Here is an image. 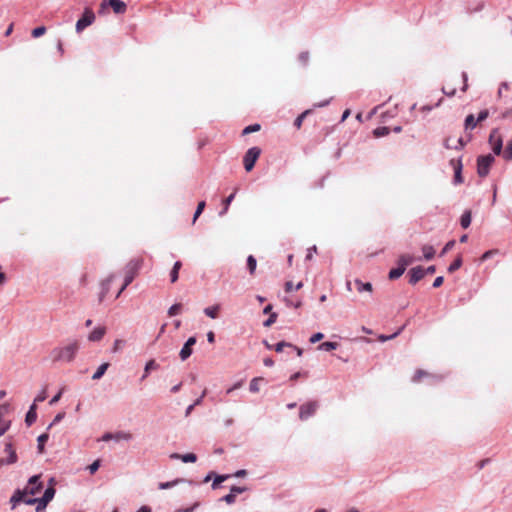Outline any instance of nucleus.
Masks as SVG:
<instances>
[{
  "label": "nucleus",
  "mask_w": 512,
  "mask_h": 512,
  "mask_svg": "<svg viewBox=\"0 0 512 512\" xmlns=\"http://www.w3.org/2000/svg\"><path fill=\"white\" fill-rule=\"evenodd\" d=\"M219 311H220L219 304L213 305V306H210V307H207L204 309L205 315H207L208 317H210L212 319H216L218 317Z\"/></svg>",
  "instance_id": "nucleus-21"
},
{
  "label": "nucleus",
  "mask_w": 512,
  "mask_h": 512,
  "mask_svg": "<svg viewBox=\"0 0 512 512\" xmlns=\"http://www.w3.org/2000/svg\"><path fill=\"white\" fill-rule=\"evenodd\" d=\"M404 272H405V269L402 268L400 265H398L397 268H393V269L390 270V272H389V279L390 280L398 279L400 276L403 275Z\"/></svg>",
  "instance_id": "nucleus-26"
},
{
  "label": "nucleus",
  "mask_w": 512,
  "mask_h": 512,
  "mask_svg": "<svg viewBox=\"0 0 512 512\" xmlns=\"http://www.w3.org/2000/svg\"><path fill=\"white\" fill-rule=\"evenodd\" d=\"M277 314L271 313L269 318L264 322V326L269 327L276 322Z\"/></svg>",
  "instance_id": "nucleus-45"
},
{
  "label": "nucleus",
  "mask_w": 512,
  "mask_h": 512,
  "mask_svg": "<svg viewBox=\"0 0 512 512\" xmlns=\"http://www.w3.org/2000/svg\"><path fill=\"white\" fill-rule=\"evenodd\" d=\"M181 308H182V305L180 303L172 305L168 310L169 316L172 317V316L179 314L181 311Z\"/></svg>",
  "instance_id": "nucleus-39"
},
{
  "label": "nucleus",
  "mask_w": 512,
  "mask_h": 512,
  "mask_svg": "<svg viewBox=\"0 0 512 512\" xmlns=\"http://www.w3.org/2000/svg\"><path fill=\"white\" fill-rule=\"evenodd\" d=\"M229 478V475H219V476H216V478L214 479L213 483H212V488L213 489H217L219 487V485L225 481L226 479Z\"/></svg>",
  "instance_id": "nucleus-38"
},
{
  "label": "nucleus",
  "mask_w": 512,
  "mask_h": 512,
  "mask_svg": "<svg viewBox=\"0 0 512 512\" xmlns=\"http://www.w3.org/2000/svg\"><path fill=\"white\" fill-rule=\"evenodd\" d=\"M422 252L426 260H431L435 255V249L431 245H424L422 247Z\"/></svg>",
  "instance_id": "nucleus-23"
},
{
  "label": "nucleus",
  "mask_w": 512,
  "mask_h": 512,
  "mask_svg": "<svg viewBox=\"0 0 512 512\" xmlns=\"http://www.w3.org/2000/svg\"><path fill=\"white\" fill-rule=\"evenodd\" d=\"M461 171H462L461 162H457V164L454 166V172H455L454 183L455 184H460V183L463 182V179H462V176H461Z\"/></svg>",
  "instance_id": "nucleus-27"
},
{
  "label": "nucleus",
  "mask_w": 512,
  "mask_h": 512,
  "mask_svg": "<svg viewBox=\"0 0 512 512\" xmlns=\"http://www.w3.org/2000/svg\"><path fill=\"white\" fill-rule=\"evenodd\" d=\"M263 381V378L256 377L253 378L250 382L249 389L251 392L256 393L259 391V382Z\"/></svg>",
  "instance_id": "nucleus-36"
},
{
  "label": "nucleus",
  "mask_w": 512,
  "mask_h": 512,
  "mask_svg": "<svg viewBox=\"0 0 512 512\" xmlns=\"http://www.w3.org/2000/svg\"><path fill=\"white\" fill-rule=\"evenodd\" d=\"M205 202L204 201H200L197 205V209L195 211V214H194V217H193V223L197 220V218L201 215V213L203 212L204 208H205Z\"/></svg>",
  "instance_id": "nucleus-41"
},
{
  "label": "nucleus",
  "mask_w": 512,
  "mask_h": 512,
  "mask_svg": "<svg viewBox=\"0 0 512 512\" xmlns=\"http://www.w3.org/2000/svg\"><path fill=\"white\" fill-rule=\"evenodd\" d=\"M308 113H309V111H308V110H307V111H305V112H303V113H302V114H301V115L296 119V121H295V125H296V126H298V127H300V125H301V123H302L303 118H304Z\"/></svg>",
  "instance_id": "nucleus-60"
},
{
  "label": "nucleus",
  "mask_w": 512,
  "mask_h": 512,
  "mask_svg": "<svg viewBox=\"0 0 512 512\" xmlns=\"http://www.w3.org/2000/svg\"><path fill=\"white\" fill-rule=\"evenodd\" d=\"M464 146L462 137L449 136L445 139V147L447 149H460Z\"/></svg>",
  "instance_id": "nucleus-12"
},
{
  "label": "nucleus",
  "mask_w": 512,
  "mask_h": 512,
  "mask_svg": "<svg viewBox=\"0 0 512 512\" xmlns=\"http://www.w3.org/2000/svg\"><path fill=\"white\" fill-rule=\"evenodd\" d=\"M462 266V258L461 256H458L448 267L449 273H454L456 270H458Z\"/></svg>",
  "instance_id": "nucleus-33"
},
{
  "label": "nucleus",
  "mask_w": 512,
  "mask_h": 512,
  "mask_svg": "<svg viewBox=\"0 0 512 512\" xmlns=\"http://www.w3.org/2000/svg\"><path fill=\"white\" fill-rule=\"evenodd\" d=\"M410 284H416L418 281H420L425 276V269H423L421 266L414 267L410 270Z\"/></svg>",
  "instance_id": "nucleus-13"
},
{
  "label": "nucleus",
  "mask_w": 512,
  "mask_h": 512,
  "mask_svg": "<svg viewBox=\"0 0 512 512\" xmlns=\"http://www.w3.org/2000/svg\"><path fill=\"white\" fill-rule=\"evenodd\" d=\"M426 376H428V373H427L426 371H424V370L419 369V370H417V371L415 372V374H414V376H413L412 380H413L414 382H419V381H421V379H422L423 377H426Z\"/></svg>",
  "instance_id": "nucleus-42"
},
{
  "label": "nucleus",
  "mask_w": 512,
  "mask_h": 512,
  "mask_svg": "<svg viewBox=\"0 0 512 512\" xmlns=\"http://www.w3.org/2000/svg\"><path fill=\"white\" fill-rule=\"evenodd\" d=\"M183 481H184L183 479H176V480L169 481V482H161V483H159L158 488L161 489V490L169 489V488H172V487L176 486L178 483H181Z\"/></svg>",
  "instance_id": "nucleus-31"
},
{
  "label": "nucleus",
  "mask_w": 512,
  "mask_h": 512,
  "mask_svg": "<svg viewBox=\"0 0 512 512\" xmlns=\"http://www.w3.org/2000/svg\"><path fill=\"white\" fill-rule=\"evenodd\" d=\"M196 343V338L195 337H190L186 343L184 344L183 348L181 349L180 353H179V356L181 358L182 361H185L186 359H188L191 354H192V346L195 345Z\"/></svg>",
  "instance_id": "nucleus-11"
},
{
  "label": "nucleus",
  "mask_w": 512,
  "mask_h": 512,
  "mask_svg": "<svg viewBox=\"0 0 512 512\" xmlns=\"http://www.w3.org/2000/svg\"><path fill=\"white\" fill-rule=\"evenodd\" d=\"M63 390H64V389L62 388V389H61V390H60V391H59V392H58V393H57V394H56V395H55V396L50 400V402H49V404H50V405H54V404H56V403L60 400V398H61V396H62V393H63Z\"/></svg>",
  "instance_id": "nucleus-54"
},
{
  "label": "nucleus",
  "mask_w": 512,
  "mask_h": 512,
  "mask_svg": "<svg viewBox=\"0 0 512 512\" xmlns=\"http://www.w3.org/2000/svg\"><path fill=\"white\" fill-rule=\"evenodd\" d=\"M158 367L159 365L156 363L155 360H149L145 365L144 374L141 379L144 380L148 376L149 372H151V370H156L158 369Z\"/></svg>",
  "instance_id": "nucleus-22"
},
{
  "label": "nucleus",
  "mask_w": 512,
  "mask_h": 512,
  "mask_svg": "<svg viewBox=\"0 0 512 512\" xmlns=\"http://www.w3.org/2000/svg\"><path fill=\"white\" fill-rule=\"evenodd\" d=\"M298 60L303 64L306 65L309 61V53L308 52H302L298 56Z\"/></svg>",
  "instance_id": "nucleus-46"
},
{
  "label": "nucleus",
  "mask_w": 512,
  "mask_h": 512,
  "mask_svg": "<svg viewBox=\"0 0 512 512\" xmlns=\"http://www.w3.org/2000/svg\"><path fill=\"white\" fill-rule=\"evenodd\" d=\"M130 439H132V434L129 433V432H124V431H119V432H116V433H105L102 436V440L103 441H109V440H116V441L125 440V441H129Z\"/></svg>",
  "instance_id": "nucleus-10"
},
{
  "label": "nucleus",
  "mask_w": 512,
  "mask_h": 512,
  "mask_svg": "<svg viewBox=\"0 0 512 512\" xmlns=\"http://www.w3.org/2000/svg\"><path fill=\"white\" fill-rule=\"evenodd\" d=\"M454 245H455L454 240L447 242L446 245L444 246L443 250L441 251V256L446 254L449 250H451L454 247Z\"/></svg>",
  "instance_id": "nucleus-48"
},
{
  "label": "nucleus",
  "mask_w": 512,
  "mask_h": 512,
  "mask_svg": "<svg viewBox=\"0 0 512 512\" xmlns=\"http://www.w3.org/2000/svg\"><path fill=\"white\" fill-rule=\"evenodd\" d=\"M36 418H37V413H36V404L33 403L27 414H26V418H25V422L27 423V425H32L35 421H36Z\"/></svg>",
  "instance_id": "nucleus-16"
},
{
  "label": "nucleus",
  "mask_w": 512,
  "mask_h": 512,
  "mask_svg": "<svg viewBox=\"0 0 512 512\" xmlns=\"http://www.w3.org/2000/svg\"><path fill=\"white\" fill-rule=\"evenodd\" d=\"M49 439V435L47 433H43L41 434L37 441H38V451L39 453H43L44 452V445L45 443L48 441Z\"/></svg>",
  "instance_id": "nucleus-30"
},
{
  "label": "nucleus",
  "mask_w": 512,
  "mask_h": 512,
  "mask_svg": "<svg viewBox=\"0 0 512 512\" xmlns=\"http://www.w3.org/2000/svg\"><path fill=\"white\" fill-rule=\"evenodd\" d=\"M105 334L106 328L104 326H98L88 335V340L91 342H98L104 337Z\"/></svg>",
  "instance_id": "nucleus-14"
},
{
  "label": "nucleus",
  "mask_w": 512,
  "mask_h": 512,
  "mask_svg": "<svg viewBox=\"0 0 512 512\" xmlns=\"http://www.w3.org/2000/svg\"><path fill=\"white\" fill-rule=\"evenodd\" d=\"M244 491H246V488H245V487H238V486H233V487L231 488V490H230V492H231L232 494H234L235 496H236L237 494H241V493H243Z\"/></svg>",
  "instance_id": "nucleus-52"
},
{
  "label": "nucleus",
  "mask_w": 512,
  "mask_h": 512,
  "mask_svg": "<svg viewBox=\"0 0 512 512\" xmlns=\"http://www.w3.org/2000/svg\"><path fill=\"white\" fill-rule=\"evenodd\" d=\"M337 347H338L337 342H324L319 345L318 349L324 350V351H331V350H335Z\"/></svg>",
  "instance_id": "nucleus-35"
},
{
  "label": "nucleus",
  "mask_w": 512,
  "mask_h": 512,
  "mask_svg": "<svg viewBox=\"0 0 512 512\" xmlns=\"http://www.w3.org/2000/svg\"><path fill=\"white\" fill-rule=\"evenodd\" d=\"M47 395L45 391H42L39 395L34 399V403L43 402L46 399Z\"/></svg>",
  "instance_id": "nucleus-55"
},
{
  "label": "nucleus",
  "mask_w": 512,
  "mask_h": 512,
  "mask_svg": "<svg viewBox=\"0 0 512 512\" xmlns=\"http://www.w3.org/2000/svg\"><path fill=\"white\" fill-rule=\"evenodd\" d=\"M199 506V503L196 502L193 506L188 508L179 509L177 512H193L195 508Z\"/></svg>",
  "instance_id": "nucleus-59"
},
{
  "label": "nucleus",
  "mask_w": 512,
  "mask_h": 512,
  "mask_svg": "<svg viewBox=\"0 0 512 512\" xmlns=\"http://www.w3.org/2000/svg\"><path fill=\"white\" fill-rule=\"evenodd\" d=\"M259 129H260V125L259 124H253V125H250V126H247L246 128H244L243 134H249V133H252V132H256Z\"/></svg>",
  "instance_id": "nucleus-44"
},
{
  "label": "nucleus",
  "mask_w": 512,
  "mask_h": 512,
  "mask_svg": "<svg viewBox=\"0 0 512 512\" xmlns=\"http://www.w3.org/2000/svg\"><path fill=\"white\" fill-rule=\"evenodd\" d=\"M414 261H415V258L413 255L403 254L398 258L397 264L406 270L407 266L412 264Z\"/></svg>",
  "instance_id": "nucleus-15"
},
{
  "label": "nucleus",
  "mask_w": 512,
  "mask_h": 512,
  "mask_svg": "<svg viewBox=\"0 0 512 512\" xmlns=\"http://www.w3.org/2000/svg\"><path fill=\"white\" fill-rule=\"evenodd\" d=\"M257 262L254 256L249 255L247 258V267L251 275H254L256 270Z\"/></svg>",
  "instance_id": "nucleus-34"
},
{
  "label": "nucleus",
  "mask_w": 512,
  "mask_h": 512,
  "mask_svg": "<svg viewBox=\"0 0 512 512\" xmlns=\"http://www.w3.org/2000/svg\"><path fill=\"white\" fill-rule=\"evenodd\" d=\"M206 394H207V389L205 388V389L203 390V392H202L201 396H199V398L195 400L194 405L199 406V405L202 403V400H203V398L206 396Z\"/></svg>",
  "instance_id": "nucleus-61"
},
{
  "label": "nucleus",
  "mask_w": 512,
  "mask_h": 512,
  "mask_svg": "<svg viewBox=\"0 0 512 512\" xmlns=\"http://www.w3.org/2000/svg\"><path fill=\"white\" fill-rule=\"evenodd\" d=\"M46 32V28L44 26H39L37 28H34L31 32L32 37L38 38L44 35Z\"/></svg>",
  "instance_id": "nucleus-40"
},
{
  "label": "nucleus",
  "mask_w": 512,
  "mask_h": 512,
  "mask_svg": "<svg viewBox=\"0 0 512 512\" xmlns=\"http://www.w3.org/2000/svg\"><path fill=\"white\" fill-rule=\"evenodd\" d=\"M498 253V250L496 249H493V250H489V251H486L482 257H481V261H485L487 259H489L491 256L495 255Z\"/></svg>",
  "instance_id": "nucleus-49"
},
{
  "label": "nucleus",
  "mask_w": 512,
  "mask_h": 512,
  "mask_svg": "<svg viewBox=\"0 0 512 512\" xmlns=\"http://www.w3.org/2000/svg\"><path fill=\"white\" fill-rule=\"evenodd\" d=\"M318 409L317 401H310L300 406L299 418L304 421L315 414Z\"/></svg>",
  "instance_id": "nucleus-6"
},
{
  "label": "nucleus",
  "mask_w": 512,
  "mask_h": 512,
  "mask_svg": "<svg viewBox=\"0 0 512 512\" xmlns=\"http://www.w3.org/2000/svg\"><path fill=\"white\" fill-rule=\"evenodd\" d=\"M109 367V363H103L101 364L98 369L96 370V372L93 374L92 376V379L93 380H98L100 379L106 372V370L108 369Z\"/></svg>",
  "instance_id": "nucleus-24"
},
{
  "label": "nucleus",
  "mask_w": 512,
  "mask_h": 512,
  "mask_svg": "<svg viewBox=\"0 0 512 512\" xmlns=\"http://www.w3.org/2000/svg\"><path fill=\"white\" fill-rule=\"evenodd\" d=\"M9 421H5L0 417V436H2L9 428Z\"/></svg>",
  "instance_id": "nucleus-43"
},
{
  "label": "nucleus",
  "mask_w": 512,
  "mask_h": 512,
  "mask_svg": "<svg viewBox=\"0 0 512 512\" xmlns=\"http://www.w3.org/2000/svg\"><path fill=\"white\" fill-rule=\"evenodd\" d=\"M182 267V262L181 261H176L174 263V266L170 272V281L171 283H175L177 280H178V277H179V270L181 269Z\"/></svg>",
  "instance_id": "nucleus-19"
},
{
  "label": "nucleus",
  "mask_w": 512,
  "mask_h": 512,
  "mask_svg": "<svg viewBox=\"0 0 512 512\" xmlns=\"http://www.w3.org/2000/svg\"><path fill=\"white\" fill-rule=\"evenodd\" d=\"M398 334H399V332H396V333H394L393 335H390V336L380 335V336H379V340H380L381 342H385V341H387V340H390V339L395 338Z\"/></svg>",
  "instance_id": "nucleus-58"
},
{
  "label": "nucleus",
  "mask_w": 512,
  "mask_h": 512,
  "mask_svg": "<svg viewBox=\"0 0 512 512\" xmlns=\"http://www.w3.org/2000/svg\"><path fill=\"white\" fill-rule=\"evenodd\" d=\"M207 340H208V342H209V343H211V344L215 342V334H214V332H213V331H209V332L207 333Z\"/></svg>",
  "instance_id": "nucleus-62"
},
{
  "label": "nucleus",
  "mask_w": 512,
  "mask_h": 512,
  "mask_svg": "<svg viewBox=\"0 0 512 512\" xmlns=\"http://www.w3.org/2000/svg\"><path fill=\"white\" fill-rule=\"evenodd\" d=\"M142 265H143L142 258H135V259H132L129 261V263L126 265V268H125L124 284L120 288L116 297H119L120 294L126 289V287L134 280V278L137 276L139 270L141 269Z\"/></svg>",
  "instance_id": "nucleus-3"
},
{
  "label": "nucleus",
  "mask_w": 512,
  "mask_h": 512,
  "mask_svg": "<svg viewBox=\"0 0 512 512\" xmlns=\"http://www.w3.org/2000/svg\"><path fill=\"white\" fill-rule=\"evenodd\" d=\"M123 341L122 340H115L114 342V346H113V351L116 352L120 349L121 345H122Z\"/></svg>",
  "instance_id": "nucleus-63"
},
{
  "label": "nucleus",
  "mask_w": 512,
  "mask_h": 512,
  "mask_svg": "<svg viewBox=\"0 0 512 512\" xmlns=\"http://www.w3.org/2000/svg\"><path fill=\"white\" fill-rule=\"evenodd\" d=\"M488 115H489L488 110L481 111L478 115L477 121L478 122L484 121L488 117Z\"/></svg>",
  "instance_id": "nucleus-56"
},
{
  "label": "nucleus",
  "mask_w": 512,
  "mask_h": 512,
  "mask_svg": "<svg viewBox=\"0 0 512 512\" xmlns=\"http://www.w3.org/2000/svg\"><path fill=\"white\" fill-rule=\"evenodd\" d=\"M489 143L495 155H500L502 150V137L498 129L492 130L489 137Z\"/></svg>",
  "instance_id": "nucleus-7"
},
{
  "label": "nucleus",
  "mask_w": 512,
  "mask_h": 512,
  "mask_svg": "<svg viewBox=\"0 0 512 512\" xmlns=\"http://www.w3.org/2000/svg\"><path fill=\"white\" fill-rule=\"evenodd\" d=\"M478 121L475 120L474 115L469 114L465 119V129L466 130H472L476 127Z\"/></svg>",
  "instance_id": "nucleus-32"
},
{
  "label": "nucleus",
  "mask_w": 512,
  "mask_h": 512,
  "mask_svg": "<svg viewBox=\"0 0 512 512\" xmlns=\"http://www.w3.org/2000/svg\"><path fill=\"white\" fill-rule=\"evenodd\" d=\"M355 286H356V289L358 292H363V291L371 292L372 291V285L369 282L363 283L360 280H355Z\"/></svg>",
  "instance_id": "nucleus-25"
},
{
  "label": "nucleus",
  "mask_w": 512,
  "mask_h": 512,
  "mask_svg": "<svg viewBox=\"0 0 512 512\" xmlns=\"http://www.w3.org/2000/svg\"><path fill=\"white\" fill-rule=\"evenodd\" d=\"M222 500L225 501L227 504H232L235 502L236 496L230 492L229 494L224 496Z\"/></svg>",
  "instance_id": "nucleus-50"
},
{
  "label": "nucleus",
  "mask_w": 512,
  "mask_h": 512,
  "mask_svg": "<svg viewBox=\"0 0 512 512\" xmlns=\"http://www.w3.org/2000/svg\"><path fill=\"white\" fill-rule=\"evenodd\" d=\"M111 7L116 14H124L127 6L121 0H103L98 10L99 15H106L107 8Z\"/></svg>",
  "instance_id": "nucleus-4"
},
{
  "label": "nucleus",
  "mask_w": 512,
  "mask_h": 512,
  "mask_svg": "<svg viewBox=\"0 0 512 512\" xmlns=\"http://www.w3.org/2000/svg\"><path fill=\"white\" fill-rule=\"evenodd\" d=\"M54 495H55L54 487L53 486L48 487L45 490L44 495L41 498H38V501H36V504H37L36 511L39 512L42 509H44L47 506V504L53 499Z\"/></svg>",
  "instance_id": "nucleus-8"
},
{
  "label": "nucleus",
  "mask_w": 512,
  "mask_h": 512,
  "mask_svg": "<svg viewBox=\"0 0 512 512\" xmlns=\"http://www.w3.org/2000/svg\"><path fill=\"white\" fill-rule=\"evenodd\" d=\"M286 346L292 347V345H291V344L286 343V342H284V341L279 342V343H277V344H276V346H275V351H276V352H281V351L283 350V348H284V347H286Z\"/></svg>",
  "instance_id": "nucleus-53"
},
{
  "label": "nucleus",
  "mask_w": 512,
  "mask_h": 512,
  "mask_svg": "<svg viewBox=\"0 0 512 512\" xmlns=\"http://www.w3.org/2000/svg\"><path fill=\"white\" fill-rule=\"evenodd\" d=\"M4 452L8 455L7 458L0 459V466L11 465L17 462V454L11 443L5 445Z\"/></svg>",
  "instance_id": "nucleus-9"
},
{
  "label": "nucleus",
  "mask_w": 512,
  "mask_h": 512,
  "mask_svg": "<svg viewBox=\"0 0 512 512\" xmlns=\"http://www.w3.org/2000/svg\"><path fill=\"white\" fill-rule=\"evenodd\" d=\"M39 480H40V476L34 475L29 479L27 486L23 490L18 489L14 492V494L12 495V497L10 499V503L12 504V509H14L16 507V505L20 502H24L28 505L36 504V501H38V498H31V497H28V495L34 496L41 491L43 486Z\"/></svg>",
  "instance_id": "nucleus-1"
},
{
  "label": "nucleus",
  "mask_w": 512,
  "mask_h": 512,
  "mask_svg": "<svg viewBox=\"0 0 512 512\" xmlns=\"http://www.w3.org/2000/svg\"><path fill=\"white\" fill-rule=\"evenodd\" d=\"M80 344L78 341H72L62 347L52 350L51 357L54 362H71L74 360Z\"/></svg>",
  "instance_id": "nucleus-2"
},
{
  "label": "nucleus",
  "mask_w": 512,
  "mask_h": 512,
  "mask_svg": "<svg viewBox=\"0 0 512 512\" xmlns=\"http://www.w3.org/2000/svg\"><path fill=\"white\" fill-rule=\"evenodd\" d=\"M244 163H245V170L247 172H250L254 168L256 162H244Z\"/></svg>",
  "instance_id": "nucleus-64"
},
{
  "label": "nucleus",
  "mask_w": 512,
  "mask_h": 512,
  "mask_svg": "<svg viewBox=\"0 0 512 512\" xmlns=\"http://www.w3.org/2000/svg\"><path fill=\"white\" fill-rule=\"evenodd\" d=\"M237 192H238V187H236V188L234 189L233 193H232V194H230V195H229V196H228V197L223 201V206H224V208H223V211L221 212V214H224V213H226V212L228 211L229 205H230V203L233 201V199H234V197H235V195H236V193H237Z\"/></svg>",
  "instance_id": "nucleus-29"
},
{
  "label": "nucleus",
  "mask_w": 512,
  "mask_h": 512,
  "mask_svg": "<svg viewBox=\"0 0 512 512\" xmlns=\"http://www.w3.org/2000/svg\"><path fill=\"white\" fill-rule=\"evenodd\" d=\"M171 457L176 458V459H181L185 463H188V462L194 463L197 460V456L194 453H187L184 455L173 454Z\"/></svg>",
  "instance_id": "nucleus-20"
},
{
  "label": "nucleus",
  "mask_w": 512,
  "mask_h": 512,
  "mask_svg": "<svg viewBox=\"0 0 512 512\" xmlns=\"http://www.w3.org/2000/svg\"><path fill=\"white\" fill-rule=\"evenodd\" d=\"M100 467V460H95L91 465L88 466V469L91 474H94L98 468Z\"/></svg>",
  "instance_id": "nucleus-47"
},
{
  "label": "nucleus",
  "mask_w": 512,
  "mask_h": 512,
  "mask_svg": "<svg viewBox=\"0 0 512 512\" xmlns=\"http://www.w3.org/2000/svg\"><path fill=\"white\" fill-rule=\"evenodd\" d=\"M389 134V128L388 127H378L373 130V135L376 138L384 137Z\"/></svg>",
  "instance_id": "nucleus-37"
},
{
  "label": "nucleus",
  "mask_w": 512,
  "mask_h": 512,
  "mask_svg": "<svg viewBox=\"0 0 512 512\" xmlns=\"http://www.w3.org/2000/svg\"><path fill=\"white\" fill-rule=\"evenodd\" d=\"M94 21H95L94 12L91 9L86 8L84 10L82 17L76 22V26H75L76 32L81 33L86 27L92 25L94 23Z\"/></svg>",
  "instance_id": "nucleus-5"
},
{
  "label": "nucleus",
  "mask_w": 512,
  "mask_h": 512,
  "mask_svg": "<svg viewBox=\"0 0 512 512\" xmlns=\"http://www.w3.org/2000/svg\"><path fill=\"white\" fill-rule=\"evenodd\" d=\"M323 338H324V335L322 333L318 332L311 336L310 342L317 343L318 341L322 340Z\"/></svg>",
  "instance_id": "nucleus-51"
},
{
  "label": "nucleus",
  "mask_w": 512,
  "mask_h": 512,
  "mask_svg": "<svg viewBox=\"0 0 512 512\" xmlns=\"http://www.w3.org/2000/svg\"><path fill=\"white\" fill-rule=\"evenodd\" d=\"M460 224H461L462 228H464V229H466L470 226V224H471V212L470 211H466L461 216Z\"/></svg>",
  "instance_id": "nucleus-28"
},
{
  "label": "nucleus",
  "mask_w": 512,
  "mask_h": 512,
  "mask_svg": "<svg viewBox=\"0 0 512 512\" xmlns=\"http://www.w3.org/2000/svg\"><path fill=\"white\" fill-rule=\"evenodd\" d=\"M260 154H261L260 148L252 147L246 152V155L244 156L243 160H257L259 158Z\"/></svg>",
  "instance_id": "nucleus-18"
},
{
  "label": "nucleus",
  "mask_w": 512,
  "mask_h": 512,
  "mask_svg": "<svg viewBox=\"0 0 512 512\" xmlns=\"http://www.w3.org/2000/svg\"><path fill=\"white\" fill-rule=\"evenodd\" d=\"M491 167V162H478L477 172L480 177L488 175Z\"/></svg>",
  "instance_id": "nucleus-17"
},
{
  "label": "nucleus",
  "mask_w": 512,
  "mask_h": 512,
  "mask_svg": "<svg viewBox=\"0 0 512 512\" xmlns=\"http://www.w3.org/2000/svg\"><path fill=\"white\" fill-rule=\"evenodd\" d=\"M443 281H444V278L442 276H438L434 282H433V287L434 288H438L440 287L442 284H443Z\"/></svg>",
  "instance_id": "nucleus-57"
}]
</instances>
